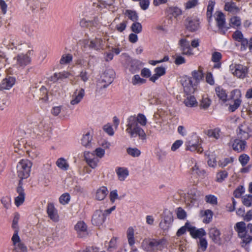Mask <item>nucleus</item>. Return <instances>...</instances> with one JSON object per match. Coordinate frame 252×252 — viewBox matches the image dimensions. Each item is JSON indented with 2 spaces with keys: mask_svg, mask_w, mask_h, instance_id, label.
<instances>
[{
  "mask_svg": "<svg viewBox=\"0 0 252 252\" xmlns=\"http://www.w3.org/2000/svg\"><path fill=\"white\" fill-rule=\"evenodd\" d=\"M203 68L199 66L197 70L191 72L192 78L185 77L182 80L184 91L187 94H193L197 88L198 83L202 80L204 74Z\"/></svg>",
  "mask_w": 252,
  "mask_h": 252,
  "instance_id": "f257e3e1",
  "label": "nucleus"
},
{
  "mask_svg": "<svg viewBox=\"0 0 252 252\" xmlns=\"http://www.w3.org/2000/svg\"><path fill=\"white\" fill-rule=\"evenodd\" d=\"M234 228L241 239L242 247H246L252 241V223H249L246 226L245 222L240 221L236 223Z\"/></svg>",
  "mask_w": 252,
  "mask_h": 252,
  "instance_id": "f03ea898",
  "label": "nucleus"
},
{
  "mask_svg": "<svg viewBox=\"0 0 252 252\" xmlns=\"http://www.w3.org/2000/svg\"><path fill=\"white\" fill-rule=\"evenodd\" d=\"M142 113L129 116L127 119L126 131L131 138L141 136Z\"/></svg>",
  "mask_w": 252,
  "mask_h": 252,
  "instance_id": "7ed1b4c3",
  "label": "nucleus"
},
{
  "mask_svg": "<svg viewBox=\"0 0 252 252\" xmlns=\"http://www.w3.org/2000/svg\"><path fill=\"white\" fill-rule=\"evenodd\" d=\"M32 163L27 159H21L17 165V174L20 179L19 181L23 182L24 179L28 178L31 174Z\"/></svg>",
  "mask_w": 252,
  "mask_h": 252,
  "instance_id": "20e7f679",
  "label": "nucleus"
},
{
  "mask_svg": "<svg viewBox=\"0 0 252 252\" xmlns=\"http://www.w3.org/2000/svg\"><path fill=\"white\" fill-rule=\"evenodd\" d=\"M11 240L14 246V252H28L27 246L21 241L17 230L14 232Z\"/></svg>",
  "mask_w": 252,
  "mask_h": 252,
  "instance_id": "39448f33",
  "label": "nucleus"
},
{
  "mask_svg": "<svg viewBox=\"0 0 252 252\" xmlns=\"http://www.w3.org/2000/svg\"><path fill=\"white\" fill-rule=\"evenodd\" d=\"M105 41L101 37H95L94 39L88 40L86 44L89 49L99 51L104 49Z\"/></svg>",
  "mask_w": 252,
  "mask_h": 252,
  "instance_id": "423d86ee",
  "label": "nucleus"
},
{
  "mask_svg": "<svg viewBox=\"0 0 252 252\" xmlns=\"http://www.w3.org/2000/svg\"><path fill=\"white\" fill-rule=\"evenodd\" d=\"M241 92L238 89H235L231 92V97L234 99L233 104L229 106V110L231 112L235 111L241 105L242 102Z\"/></svg>",
  "mask_w": 252,
  "mask_h": 252,
  "instance_id": "0eeeda50",
  "label": "nucleus"
},
{
  "mask_svg": "<svg viewBox=\"0 0 252 252\" xmlns=\"http://www.w3.org/2000/svg\"><path fill=\"white\" fill-rule=\"evenodd\" d=\"M23 182L19 181L18 187L16 188V192L18 195L14 199V203L17 207H19L23 204L25 200L26 193L23 188Z\"/></svg>",
  "mask_w": 252,
  "mask_h": 252,
  "instance_id": "6e6552de",
  "label": "nucleus"
},
{
  "mask_svg": "<svg viewBox=\"0 0 252 252\" xmlns=\"http://www.w3.org/2000/svg\"><path fill=\"white\" fill-rule=\"evenodd\" d=\"M115 76V72L113 69L109 68L105 70L101 76L102 82L106 83L103 86L104 88H107L113 82Z\"/></svg>",
  "mask_w": 252,
  "mask_h": 252,
  "instance_id": "1a4fd4ad",
  "label": "nucleus"
},
{
  "mask_svg": "<svg viewBox=\"0 0 252 252\" xmlns=\"http://www.w3.org/2000/svg\"><path fill=\"white\" fill-rule=\"evenodd\" d=\"M106 220L105 214L100 210H96L92 218V223L94 225L99 226L104 222Z\"/></svg>",
  "mask_w": 252,
  "mask_h": 252,
  "instance_id": "9d476101",
  "label": "nucleus"
},
{
  "mask_svg": "<svg viewBox=\"0 0 252 252\" xmlns=\"http://www.w3.org/2000/svg\"><path fill=\"white\" fill-rule=\"evenodd\" d=\"M160 243L154 239H147L144 240L143 249L148 252H152L158 250Z\"/></svg>",
  "mask_w": 252,
  "mask_h": 252,
  "instance_id": "9b49d317",
  "label": "nucleus"
},
{
  "mask_svg": "<svg viewBox=\"0 0 252 252\" xmlns=\"http://www.w3.org/2000/svg\"><path fill=\"white\" fill-rule=\"evenodd\" d=\"M185 26L189 31H196L199 28V20L196 17H188L185 20Z\"/></svg>",
  "mask_w": 252,
  "mask_h": 252,
  "instance_id": "f8f14e48",
  "label": "nucleus"
},
{
  "mask_svg": "<svg viewBox=\"0 0 252 252\" xmlns=\"http://www.w3.org/2000/svg\"><path fill=\"white\" fill-rule=\"evenodd\" d=\"M77 236L79 238H85L88 235L87 225L83 221H79L74 226Z\"/></svg>",
  "mask_w": 252,
  "mask_h": 252,
  "instance_id": "ddd939ff",
  "label": "nucleus"
},
{
  "mask_svg": "<svg viewBox=\"0 0 252 252\" xmlns=\"http://www.w3.org/2000/svg\"><path fill=\"white\" fill-rule=\"evenodd\" d=\"M187 149L190 151H196L198 153H201L203 151L197 137H194L193 139L187 142Z\"/></svg>",
  "mask_w": 252,
  "mask_h": 252,
  "instance_id": "4468645a",
  "label": "nucleus"
},
{
  "mask_svg": "<svg viewBox=\"0 0 252 252\" xmlns=\"http://www.w3.org/2000/svg\"><path fill=\"white\" fill-rule=\"evenodd\" d=\"M84 158L86 162L91 168L94 169L97 166L99 160L94 153L85 152Z\"/></svg>",
  "mask_w": 252,
  "mask_h": 252,
  "instance_id": "2eb2a0df",
  "label": "nucleus"
},
{
  "mask_svg": "<svg viewBox=\"0 0 252 252\" xmlns=\"http://www.w3.org/2000/svg\"><path fill=\"white\" fill-rule=\"evenodd\" d=\"M251 130L248 126L244 123L240 125L238 128L237 134L240 139L247 140L250 137V133Z\"/></svg>",
  "mask_w": 252,
  "mask_h": 252,
  "instance_id": "dca6fc26",
  "label": "nucleus"
},
{
  "mask_svg": "<svg viewBox=\"0 0 252 252\" xmlns=\"http://www.w3.org/2000/svg\"><path fill=\"white\" fill-rule=\"evenodd\" d=\"M47 214L48 217L53 221L58 222L59 220V216L58 210L53 203H48L47 205Z\"/></svg>",
  "mask_w": 252,
  "mask_h": 252,
  "instance_id": "f3484780",
  "label": "nucleus"
},
{
  "mask_svg": "<svg viewBox=\"0 0 252 252\" xmlns=\"http://www.w3.org/2000/svg\"><path fill=\"white\" fill-rule=\"evenodd\" d=\"M247 142L242 139H236L232 142V147L234 151L240 153L246 148Z\"/></svg>",
  "mask_w": 252,
  "mask_h": 252,
  "instance_id": "a211bd4d",
  "label": "nucleus"
},
{
  "mask_svg": "<svg viewBox=\"0 0 252 252\" xmlns=\"http://www.w3.org/2000/svg\"><path fill=\"white\" fill-rule=\"evenodd\" d=\"M84 95V89L82 88L76 89L73 93L70 104L73 105L78 104L82 100Z\"/></svg>",
  "mask_w": 252,
  "mask_h": 252,
  "instance_id": "6ab92c4d",
  "label": "nucleus"
},
{
  "mask_svg": "<svg viewBox=\"0 0 252 252\" xmlns=\"http://www.w3.org/2000/svg\"><path fill=\"white\" fill-rule=\"evenodd\" d=\"M181 50L184 55H190L192 54V50L189 42L185 38H182L179 41Z\"/></svg>",
  "mask_w": 252,
  "mask_h": 252,
  "instance_id": "aec40b11",
  "label": "nucleus"
},
{
  "mask_svg": "<svg viewBox=\"0 0 252 252\" xmlns=\"http://www.w3.org/2000/svg\"><path fill=\"white\" fill-rule=\"evenodd\" d=\"M17 61V64L20 66H25L31 62V58L28 55L21 54L14 58Z\"/></svg>",
  "mask_w": 252,
  "mask_h": 252,
  "instance_id": "412c9836",
  "label": "nucleus"
},
{
  "mask_svg": "<svg viewBox=\"0 0 252 252\" xmlns=\"http://www.w3.org/2000/svg\"><path fill=\"white\" fill-rule=\"evenodd\" d=\"M15 83V79L13 77H8L2 80L0 83V90H9Z\"/></svg>",
  "mask_w": 252,
  "mask_h": 252,
  "instance_id": "4be33fe9",
  "label": "nucleus"
},
{
  "mask_svg": "<svg viewBox=\"0 0 252 252\" xmlns=\"http://www.w3.org/2000/svg\"><path fill=\"white\" fill-rule=\"evenodd\" d=\"M233 68L234 70L232 73L235 76L240 78H243L246 76L247 72L246 67L238 64L234 66Z\"/></svg>",
  "mask_w": 252,
  "mask_h": 252,
  "instance_id": "5701e85b",
  "label": "nucleus"
},
{
  "mask_svg": "<svg viewBox=\"0 0 252 252\" xmlns=\"http://www.w3.org/2000/svg\"><path fill=\"white\" fill-rule=\"evenodd\" d=\"M188 230L193 238L199 239L206 235V232L203 228L196 229L195 227L189 226Z\"/></svg>",
  "mask_w": 252,
  "mask_h": 252,
  "instance_id": "b1692460",
  "label": "nucleus"
},
{
  "mask_svg": "<svg viewBox=\"0 0 252 252\" xmlns=\"http://www.w3.org/2000/svg\"><path fill=\"white\" fill-rule=\"evenodd\" d=\"M108 193L107 187L102 186L99 188L96 191L95 198L96 200L101 201L104 199Z\"/></svg>",
  "mask_w": 252,
  "mask_h": 252,
  "instance_id": "393cba45",
  "label": "nucleus"
},
{
  "mask_svg": "<svg viewBox=\"0 0 252 252\" xmlns=\"http://www.w3.org/2000/svg\"><path fill=\"white\" fill-rule=\"evenodd\" d=\"M224 9L225 11L233 14L238 13L240 10V8L236 6V3L232 1L225 2Z\"/></svg>",
  "mask_w": 252,
  "mask_h": 252,
  "instance_id": "a878e982",
  "label": "nucleus"
},
{
  "mask_svg": "<svg viewBox=\"0 0 252 252\" xmlns=\"http://www.w3.org/2000/svg\"><path fill=\"white\" fill-rule=\"evenodd\" d=\"M190 161L191 163H194V165L192 167V173L193 174H196L198 176L203 178L206 176V172L204 170L200 169L199 166L197 165L195 160L193 158H191Z\"/></svg>",
  "mask_w": 252,
  "mask_h": 252,
  "instance_id": "bb28decb",
  "label": "nucleus"
},
{
  "mask_svg": "<svg viewBox=\"0 0 252 252\" xmlns=\"http://www.w3.org/2000/svg\"><path fill=\"white\" fill-rule=\"evenodd\" d=\"M216 14V20L217 23V26L219 29L221 30V32H222L225 23V15L220 11L217 12Z\"/></svg>",
  "mask_w": 252,
  "mask_h": 252,
  "instance_id": "cd10ccee",
  "label": "nucleus"
},
{
  "mask_svg": "<svg viewBox=\"0 0 252 252\" xmlns=\"http://www.w3.org/2000/svg\"><path fill=\"white\" fill-rule=\"evenodd\" d=\"M116 173L121 181H125L129 175L128 169L125 167H117L116 169Z\"/></svg>",
  "mask_w": 252,
  "mask_h": 252,
  "instance_id": "c85d7f7f",
  "label": "nucleus"
},
{
  "mask_svg": "<svg viewBox=\"0 0 252 252\" xmlns=\"http://www.w3.org/2000/svg\"><path fill=\"white\" fill-rule=\"evenodd\" d=\"M169 13L171 15L169 17L171 19L172 17H174L176 20H178V18L183 14L182 10L177 6H171L169 8Z\"/></svg>",
  "mask_w": 252,
  "mask_h": 252,
  "instance_id": "c756f323",
  "label": "nucleus"
},
{
  "mask_svg": "<svg viewBox=\"0 0 252 252\" xmlns=\"http://www.w3.org/2000/svg\"><path fill=\"white\" fill-rule=\"evenodd\" d=\"M210 237L216 243H219L220 240V232L216 228H211L209 232Z\"/></svg>",
  "mask_w": 252,
  "mask_h": 252,
  "instance_id": "7c9ffc66",
  "label": "nucleus"
},
{
  "mask_svg": "<svg viewBox=\"0 0 252 252\" xmlns=\"http://www.w3.org/2000/svg\"><path fill=\"white\" fill-rule=\"evenodd\" d=\"M217 96L223 102H225L227 100V94L225 90L221 87H217L215 89Z\"/></svg>",
  "mask_w": 252,
  "mask_h": 252,
  "instance_id": "2f4dec72",
  "label": "nucleus"
},
{
  "mask_svg": "<svg viewBox=\"0 0 252 252\" xmlns=\"http://www.w3.org/2000/svg\"><path fill=\"white\" fill-rule=\"evenodd\" d=\"M124 14L128 19L133 22L137 21L138 20V15L137 12L133 10L126 9Z\"/></svg>",
  "mask_w": 252,
  "mask_h": 252,
  "instance_id": "473e14b6",
  "label": "nucleus"
},
{
  "mask_svg": "<svg viewBox=\"0 0 252 252\" xmlns=\"http://www.w3.org/2000/svg\"><path fill=\"white\" fill-rule=\"evenodd\" d=\"M57 166L61 169L66 171L69 168V164L63 158H58L56 162Z\"/></svg>",
  "mask_w": 252,
  "mask_h": 252,
  "instance_id": "72a5a7b5",
  "label": "nucleus"
},
{
  "mask_svg": "<svg viewBox=\"0 0 252 252\" xmlns=\"http://www.w3.org/2000/svg\"><path fill=\"white\" fill-rule=\"evenodd\" d=\"M134 230L132 227H129L126 231V235L128 244L130 246H133L135 243L134 238Z\"/></svg>",
  "mask_w": 252,
  "mask_h": 252,
  "instance_id": "f704fd0d",
  "label": "nucleus"
},
{
  "mask_svg": "<svg viewBox=\"0 0 252 252\" xmlns=\"http://www.w3.org/2000/svg\"><path fill=\"white\" fill-rule=\"evenodd\" d=\"M141 63L137 60H133L130 63L129 71L133 74L138 72L140 70Z\"/></svg>",
  "mask_w": 252,
  "mask_h": 252,
  "instance_id": "c9c22d12",
  "label": "nucleus"
},
{
  "mask_svg": "<svg viewBox=\"0 0 252 252\" xmlns=\"http://www.w3.org/2000/svg\"><path fill=\"white\" fill-rule=\"evenodd\" d=\"M73 60V56L71 54H63L60 60V63L62 65L70 63Z\"/></svg>",
  "mask_w": 252,
  "mask_h": 252,
  "instance_id": "e433bc0d",
  "label": "nucleus"
},
{
  "mask_svg": "<svg viewBox=\"0 0 252 252\" xmlns=\"http://www.w3.org/2000/svg\"><path fill=\"white\" fill-rule=\"evenodd\" d=\"M201 214L202 216L204 217L203 220V222L205 223H209L212 219L213 217V212L210 210H206L205 211H201Z\"/></svg>",
  "mask_w": 252,
  "mask_h": 252,
  "instance_id": "4c0bfd02",
  "label": "nucleus"
},
{
  "mask_svg": "<svg viewBox=\"0 0 252 252\" xmlns=\"http://www.w3.org/2000/svg\"><path fill=\"white\" fill-rule=\"evenodd\" d=\"M92 139V136L90 134L89 132L84 135L82 139V144L86 147H90L91 146V143Z\"/></svg>",
  "mask_w": 252,
  "mask_h": 252,
  "instance_id": "58836bf2",
  "label": "nucleus"
},
{
  "mask_svg": "<svg viewBox=\"0 0 252 252\" xmlns=\"http://www.w3.org/2000/svg\"><path fill=\"white\" fill-rule=\"evenodd\" d=\"M186 106L187 107H193L196 105L197 102L194 96L190 95L187 97L184 101Z\"/></svg>",
  "mask_w": 252,
  "mask_h": 252,
  "instance_id": "ea45409f",
  "label": "nucleus"
},
{
  "mask_svg": "<svg viewBox=\"0 0 252 252\" xmlns=\"http://www.w3.org/2000/svg\"><path fill=\"white\" fill-rule=\"evenodd\" d=\"M207 135L210 137H213L216 139L219 138L220 135V130L219 128L210 129L207 131Z\"/></svg>",
  "mask_w": 252,
  "mask_h": 252,
  "instance_id": "a19ab883",
  "label": "nucleus"
},
{
  "mask_svg": "<svg viewBox=\"0 0 252 252\" xmlns=\"http://www.w3.org/2000/svg\"><path fill=\"white\" fill-rule=\"evenodd\" d=\"M127 154L133 158L138 157L141 154V151L136 148H127L126 149Z\"/></svg>",
  "mask_w": 252,
  "mask_h": 252,
  "instance_id": "79ce46f5",
  "label": "nucleus"
},
{
  "mask_svg": "<svg viewBox=\"0 0 252 252\" xmlns=\"http://www.w3.org/2000/svg\"><path fill=\"white\" fill-rule=\"evenodd\" d=\"M70 200V196L68 193H64L59 198V202L63 205L68 204Z\"/></svg>",
  "mask_w": 252,
  "mask_h": 252,
  "instance_id": "37998d69",
  "label": "nucleus"
},
{
  "mask_svg": "<svg viewBox=\"0 0 252 252\" xmlns=\"http://www.w3.org/2000/svg\"><path fill=\"white\" fill-rule=\"evenodd\" d=\"M156 154L158 159L162 160L166 157L167 152L163 149H158Z\"/></svg>",
  "mask_w": 252,
  "mask_h": 252,
  "instance_id": "c03bdc74",
  "label": "nucleus"
},
{
  "mask_svg": "<svg viewBox=\"0 0 252 252\" xmlns=\"http://www.w3.org/2000/svg\"><path fill=\"white\" fill-rule=\"evenodd\" d=\"M121 197L119 196L117 189H114L110 191L109 194V199L112 203H114L116 199L120 200Z\"/></svg>",
  "mask_w": 252,
  "mask_h": 252,
  "instance_id": "a18cd8bd",
  "label": "nucleus"
},
{
  "mask_svg": "<svg viewBox=\"0 0 252 252\" xmlns=\"http://www.w3.org/2000/svg\"><path fill=\"white\" fill-rule=\"evenodd\" d=\"M198 0H189L184 3L185 8L186 10H188L194 8L198 4Z\"/></svg>",
  "mask_w": 252,
  "mask_h": 252,
  "instance_id": "49530a36",
  "label": "nucleus"
},
{
  "mask_svg": "<svg viewBox=\"0 0 252 252\" xmlns=\"http://www.w3.org/2000/svg\"><path fill=\"white\" fill-rule=\"evenodd\" d=\"M205 200L206 202L213 205L217 204V198L213 195H207L205 197Z\"/></svg>",
  "mask_w": 252,
  "mask_h": 252,
  "instance_id": "de8ad7c7",
  "label": "nucleus"
},
{
  "mask_svg": "<svg viewBox=\"0 0 252 252\" xmlns=\"http://www.w3.org/2000/svg\"><path fill=\"white\" fill-rule=\"evenodd\" d=\"M1 202L6 209H8L11 206V197L9 196H5L2 197Z\"/></svg>",
  "mask_w": 252,
  "mask_h": 252,
  "instance_id": "09e8293b",
  "label": "nucleus"
},
{
  "mask_svg": "<svg viewBox=\"0 0 252 252\" xmlns=\"http://www.w3.org/2000/svg\"><path fill=\"white\" fill-rule=\"evenodd\" d=\"M142 26L139 22H135L131 26V30L135 33H140L141 31Z\"/></svg>",
  "mask_w": 252,
  "mask_h": 252,
  "instance_id": "8fccbe9b",
  "label": "nucleus"
},
{
  "mask_svg": "<svg viewBox=\"0 0 252 252\" xmlns=\"http://www.w3.org/2000/svg\"><path fill=\"white\" fill-rule=\"evenodd\" d=\"M19 218L20 215L19 214L16 213V214H15L12 224V227L14 229V232L16 230L17 231L18 233L19 232V227L18 224Z\"/></svg>",
  "mask_w": 252,
  "mask_h": 252,
  "instance_id": "3c124183",
  "label": "nucleus"
},
{
  "mask_svg": "<svg viewBox=\"0 0 252 252\" xmlns=\"http://www.w3.org/2000/svg\"><path fill=\"white\" fill-rule=\"evenodd\" d=\"M227 176L228 174L226 171H220L217 174L216 181L218 182H222L227 177Z\"/></svg>",
  "mask_w": 252,
  "mask_h": 252,
  "instance_id": "603ef678",
  "label": "nucleus"
},
{
  "mask_svg": "<svg viewBox=\"0 0 252 252\" xmlns=\"http://www.w3.org/2000/svg\"><path fill=\"white\" fill-rule=\"evenodd\" d=\"M163 220H166L170 223H172L173 221V217L172 213L169 211H165L163 213Z\"/></svg>",
  "mask_w": 252,
  "mask_h": 252,
  "instance_id": "864d4df0",
  "label": "nucleus"
},
{
  "mask_svg": "<svg viewBox=\"0 0 252 252\" xmlns=\"http://www.w3.org/2000/svg\"><path fill=\"white\" fill-rule=\"evenodd\" d=\"M211 100L208 97H203L200 106L201 108H203L204 109H207L210 105Z\"/></svg>",
  "mask_w": 252,
  "mask_h": 252,
  "instance_id": "5fc2aeb1",
  "label": "nucleus"
},
{
  "mask_svg": "<svg viewBox=\"0 0 252 252\" xmlns=\"http://www.w3.org/2000/svg\"><path fill=\"white\" fill-rule=\"evenodd\" d=\"M243 203L247 207L251 206L252 204V195L249 194L243 196Z\"/></svg>",
  "mask_w": 252,
  "mask_h": 252,
  "instance_id": "6e6d98bb",
  "label": "nucleus"
},
{
  "mask_svg": "<svg viewBox=\"0 0 252 252\" xmlns=\"http://www.w3.org/2000/svg\"><path fill=\"white\" fill-rule=\"evenodd\" d=\"M250 160L249 157L246 154H242L239 157V161L243 166H245Z\"/></svg>",
  "mask_w": 252,
  "mask_h": 252,
  "instance_id": "4d7b16f0",
  "label": "nucleus"
},
{
  "mask_svg": "<svg viewBox=\"0 0 252 252\" xmlns=\"http://www.w3.org/2000/svg\"><path fill=\"white\" fill-rule=\"evenodd\" d=\"M103 130L106 132L109 135L113 136L114 134V131L113 128H112V126L109 123L107 124L106 125L103 126Z\"/></svg>",
  "mask_w": 252,
  "mask_h": 252,
  "instance_id": "13d9d810",
  "label": "nucleus"
},
{
  "mask_svg": "<svg viewBox=\"0 0 252 252\" xmlns=\"http://www.w3.org/2000/svg\"><path fill=\"white\" fill-rule=\"evenodd\" d=\"M90 30H93L94 28H97L99 25V21L97 17H94L92 20H90Z\"/></svg>",
  "mask_w": 252,
  "mask_h": 252,
  "instance_id": "bf43d9fd",
  "label": "nucleus"
},
{
  "mask_svg": "<svg viewBox=\"0 0 252 252\" xmlns=\"http://www.w3.org/2000/svg\"><path fill=\"white\" fill-rule=\"evenodd\" d=\"M57 74L59 81H63V80L68 78L70 75V73L66 71L57 72Z\"/></svg>",
  "mask_w": 252,
  "mask_h": 252,
  "instance_id": "052dcab7",
  "label": "nucleus"
},
{
  "mask_svg": "<svg viewBox=\"0 0 252 252\" xmlns=\"http://www.w3.org/2000/svg\"><path fill=\"white\" fill-rule=\"evenodd\" d=\"M127 24V21H123L122 23L118 24L116 26V29L120 32H123L126 27Z\"/></svg>",
  "mask_w": 252,
  "mask_h": 252,
  "instance_id": "680f3d73",
  "label": "nucleus"
},
{
  "mask_svg": "<svg viewBox=\"0 0 252 252\" xmlns=\"http://www.w3.org/2000/svg\"><path fill=\"white\" fill-rule=\"evenodd\" d=\"M241 19L239 17L233 16L230 19V24L232 26L238 27L241 25Z\"/></svg>",
  "mask_w": 252,
  "mask_h": 252,
  "instance_id": "e2e57ef3",
  "label": "nucleus"
},
{
  "mask_svg": "<svg viewBox=\"0 0 252 252\" xmlns=\"http://www.w3.org/2000/svg\"><path fill=\"white\" fill-rule=\"evenodd\" d=\"M177 216L180 220L185 219L186 217V212L181 208H178L177 211Z\"/></svg>",
  "mask_w": 252,
  "mask_h": 252,
  "instance_id": "0e129e2a",
  "label": "nucleus"
},
{
  "mask_svg": "<svg viewBox=\"0 0 252 252\" xmlns=\"http://www.w3.org/2000/svg\"><path fill=\"white\" fill-rule=\"evenodd\" d=\"M233 37L235 40H237L239 42H240L244 38L242 33L239 31H236L233 34Z\"/></svg>",
  "mask_w": 252,
  "mask_h": 252,
  "instance_id": "69168bd1",
  "label": "nucleus"
},
{
  "mask_svg": "<svg viewBox=\"0 0 252 252\" xmlns=\"http://www.w3.org/2000/svg\"><path fill=\"white\" fill-rule=\"evenodd\" d=\"M95 156L98 158H102L105 154V150L101 148H97L94 151Z\"/></svg>",
  "mask_w": 252,
  "mask_h": 252,
  "instance_id": "338daca9",
  "label": "nucleus"
},
{
  "mask_svg": "<svg viewBox=\"0 0 252 252\" xmlns=\"http://www.w3.org/2000/svg\"><path fill=\"white\" fill-rule=\"evenodd\" d=\"M183 143L181 140H176L172 145L171 149L173 151H176L178 149Z\"/></svg>",
  "mask_w": 252,
  "mask_h": 252,
  "instance_id": "774afa93",
  "label": "nucleus"
}]
</instances>
